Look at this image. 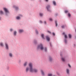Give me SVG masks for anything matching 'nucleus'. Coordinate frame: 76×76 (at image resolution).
<instances>
[{
    "label": "nucleus",
    "mask_w": 76,
    "mask_h": 76,
    "mask_svg": "<svg viewBox=\"0 0 76 76\" xmlns=\"http://www.w3.org/2000/svg\"><path fill=\"white\" fill-rule=\"evenodd\" d=\"M61 60L63 61H65V58H61Z\"/></svg>",
    "instance_id": "17"
},
{
    "label": "nucleus",
    "mask_w": 76,
    "mask_h": 76,
    "mask_svg": "<svg viewBox=\"0 0 76 76\" xmlns=\"http://www.w3.org/2000/svg\"><path fill=\"white\" fill-rule=\"evenodd\" d=\"M10 68V67H9V66H8L7 69V70H9V69Z\"/></svg>",
    "instance_id": "31"
},
{
    "label": "nucleus",
    "mask_w": 76,
    "mask_h": 76,
    "mask_svg": "<svg viewBox=\"0 0 76 76\" xmlns=\"http://www.w3.org/2000/svg\"><path fill=\"white\" fill-rule=\"evenodd\" d=\"M64 37L65 38H67V35L65 34Z\"/></svg>",
    "instance_id": "26"
},
{
    "label": "nucleus",
    "mask_w": 76,
    "mask_h": 76,
    "mask_svg": "<svg viewBox=\"0 0 76 76\" xmlns=\"http://www.w3.org/2000/svg\"><path fill=\"white\" fill-rule=\"evenodd\" d=\"M43 15V14L42 13H39V16H42Z\"/></svg>",
    "instance_id": "23"
},
{
    "label": "nucleus",
    "mask_w": 76,
    "mask_h": 76,
    "mask_svg": "<svg viewBox=\"0 0 76 76\" xmlns=\"http://www.w3.org/2000/svg\"><path fill=\"white\" fill-rule=\"evenodd\" d=\"M34 43H35H35H36V42H37V41H34Z\"/></svg>",
    "instance_id": "38"
},
{
    "label": "nucleus",
    "mask_w": 76,
    "mask_h": 76,
    "mask_svg": "<svg viewBox=\"0 0 76 76\" xmlns=\"http://www.w3.org/2000/svg\"><path fill=\"white\" fill-rule=\"evenodd\" d=\"M20 16H22L21 15H20Z\"/></svg>",
    "instance_id": "44"
},
{
    "label": "nucleus",
    "mask_w": 76,
    "mask_h": 76,
    "mask_svg": "<svg viewBox=\"0 0 76 76\" xmlns=\"http://www.w3.org/2000/svg\"><path fill=\"white\" fill-rule=\"evenodd\" d=\"M49 61H52V60H53V59H52V58H51V57H49Z\"/></svg>",
    "instance_id": "14"
},
{
    "label": "nucleus",
    "mask_w": 76,
    "mask_h": 76,
    "mask_svg": "<svg viewBox=\"0 0 76 76\" xmlns=\"http://www.w3.org/2000/svg\"><path fill=\"white\" fill-rule=\"evenodd\" d=\"M29 70L30 71V67H27L26 69V72H28V71Z\"/></svg>",
    "instance_id": "4"
},
{
    "label": "nucleus",
    "mask_w": 76,
    "mask_h": 76,
    "mask_svg": "<svg viewBox=\"0 0 76 76\" xmlns=\"http://www.w3.org/2000/svg\"><path fill=\"white\" fill-rule=\"evenodd\" d=\"M65 44H66V43H67V40L66 39L65 40Z\"/></svg>",
    "instance_id": "32"
},
{
    "label": "nucleus",
    "mask_w": 76,
    "mask_h": 76,
    "mask_svg": "<svg viewBox=\"0 0 76 76\" xmlns=\"http://www.w3.org/2000/svg\"><path fill=\"white\" fill-rule=\"evenodd\" d=\"M53 3L55 6H56V2L55 1H53Z\"/></svg>",
    "instance_id": "18"
},
{
    "label": "nucleus",
    "mask_w": 76,
    "mask_h": 76,
    "mask_svg": "<svg viewBox=\"0 0 76 76\" xmlns=\"http://www.w3.org/2000/svg\"><path fill=\"white\" fill-rule=\"evenodd\" d=\"M9 56L10 57H12L13 56V55L12 54V53H10L9 54Z\"/></svg>",
    "instance_id": "12"
},
{
    "label": "nucleus",
    "mask_w": 76,
    "mask_h": 76,
    "mask_svg": "<svg viewBox=\"0 0 76 76\" xmlns=\"http://www.w3.org/2000/svg\"><path fill=\"white\" fill-rule=\"evenodd\" d=\"M19 33H22V32H23V30L20 29L19 30Z\"/></svg>",
    "instance_id": "11"
},
{
    "label": "nucleus",
    "mask_w": 76,
    "mask_h": 76,
    "mask_svg": "<svg viewBox=\"0 0 76 76\" xmlns=\"http://www.w3.org/2000/svg\"><path fill=\"white\" fill-rule=\"evenodd\" d=\"M1 19V17H0V20Z\"/></svg>",
    "instance_id": "43"
},
{
    "label": "nucleus",
    "mask_w": 76,
    "mask_h": 76,
    "mask_svg": "<svg viewBox=\"0 0 76 76\" xmlns=\"http://www.w3.org/2000/svg\"><path fill=\"white\" fill-rule=\"evenodd\" d=\"M47 2H48V0H45Z\"/></svg>",
    "instance_id": "39"
},
{
    "label": "nucleus",
    "mask_w": 76,
    "mask_h": 76,
    "mask_svg": "<svg viewBox=\"0 0 76 76\" xmlns=\"http://www.w3.org/2000/svg\"><path fill=\"white\" fill-rule=\"evenodd\" d=\"M41 72L42 76H44L45 75V74L43 70H41Z\"/></svg>",
    "instance_id": "8"
},
{
    "label": "nucleus",
    "mask_w": 76,
    "mask_h": 76,
    "mask_svg": "<svg viewBox=\"0 0 76 76\" xmlns=\"http://www.w3.org/2000/svg\"><path fill=\"white\" fill-rule=\"evenodd\" d=\"M69 12V11L68 10H66L65 11V12L66 13H68Z\"/></svg>",
    "instance_id": "28"
},
{
    "label": "nucleus",
    "mask_w": 76,
    "mask_h": 76,
    "mask_svg": "<svg viewBox=\"0 0 76 76\" xmlns=\"http://www.w3.org/2000/svg\"><path fill=\"white\" fill-rule=\"evenodd\" d=\"M5 46L6 49H7V50H9V45H8V44H7V43H5Z\"/></svg>",
    "instance_id": "5"
},
{
    "label": "nucleus",
    "mask_w": 76,
    "mask_h": 76,
    "mask_svg": "<svg viewBox=\"0 0 76 76\" xmlns=\"http://www.w3.org/2000/svg\"><path fill=\"white\" fill-rule=\"evenodd\" d=\"M44 23H45V24L46 23V21H44Z\"/></svg>",
    "instance_id": "41"
},
{
    "label": "nucleus",
    "mask_w": 76,
    "mask_h": 76,
    "mask_svg": "<svg viewBox=\"0 0 76 76\" xmlns=\"http://www.w3.org/2000/svg\"><path fill=\"white\" fill-rule=\"evenodd\" d=\"M41 37L42 38V39H45L44 38V34H41Z\"/></svg>",
    "instance_id": "15"
},
{
    "label": "nucleus",
    "mask_w": 76,
    "mask_h": 76,
    "mask_svg": "<svg viewBox=\"0 0 76 76\" xmlns=\"http://www.w3.org/2000/svg\"><path fill=\"white\" fill-rule=\"evenodd\" d=\"M55 23H56V26H57L58 24H57V21H55Z\"/></svg>",
    "instance_id": "24"
},
{
    "label": "nucleus",
    "mask_w": 76,
    "mask_h": 76,
    "mask_svg": "<svg viewBox=\"0 0 76 76\" xmlns=\"http://www.w3.org/2000/svg\"><path fill=\"white\" fill-rule=\"evenodd\" d=\"M52 34L54 36H55V33H53Z\"/></svg>",
    "instance_id": "34"
},
{
    "label": "nucleus",
    "mask_w": 76,
    "mask_h": 76,
    "mask_svg": "<svg viewBox=\"0 0 76 76\" xmlns=\"http://www.w3.org/2000/svg\"><path fill=\"white\" fill-rule=\"evenodd\" d=\"M48 33H49V34H51V32L50 31H48Z\"/></svg>",
    "instance_id": "33"
},
{
    "label": "nucleus",
    "mask_w": 76,
    "mask_h": 76,
    "mask_svg": "<svg viewBox=\"0 0 76 76\" xmlns=\"http://www.w3.org/2000/svg\"><path fill=\"white\" fill-rule=\"evenodd\" d=\"M0 14L2 15V14H3V12L2 11H0Z\"/></svg>",
    "instance_id": "22"
},
{
    "label": "nucleus",
    "mask_w": 76,
    "mask_h": 76,
    "mask_svg": "<svg viewBox=\"0 0 76 76\" xmlns=\"http://www.w3.org/2000/svg\"><path fill=\"white\" fill-rule=\"evenodd\" d=\"M28 66L30 67V72H31V73H33V72H34L35 73H37L38 72V69H33L32 68V64L31 63H30L28 64Z\"/></svg>",
    "instance_id": "1"
},
{
    "label": "nucleus",
    "mask_w": 76,
    "mask_h": 76,
    "mask_svg": "<svg viewBox=\"0 0 76 76\" xmlns=\"http://www.w3.org/2000/svg\"><path fill=\"white\" fill-rule=\"evenodd\" d=\"M12 31V29H10V31Z\"/></svg>",
    "instance_id": "42"
},
{
    "label": "nucleus",
    "mask_w": 76,
    "mask_h": 76,
    "mask_svg": "<svg viewBox=\"0 0 76 76\" xmlns=\"http://www.w3.org/2000/svg\"><path fill=\"white\" fill-rule=\"evenodd\" d=\"M68 36L69 38H72V35H71V34H68Z\"/></svg>",
    "instance_id": "20"
},
{
    "label": "nucleus",
    "mask_w": 76,
    "mask_h": 76,
    "mask_svg": "<svg viewBox=\"0 0 76 76\" xmlns=\"http://www.w3.org/2000/svg\"><path fill=\"white\" fill-rule=\"evenodd\" d=\"M36 32L37 34H38V31H37V30H36Z\"/></svg>",
    "instance_id": "36"
},
{
    "label": "nucleus",
    "mask_w": 76,
    "mask_h": 76,
    "mask_svg": "<svg viewBox=\"0 0 76 76\" xmlns=\"http://www.w3.org/2000/svg\"><path fill=\"white\" fill-rule=\"evenodd\" d=\"M16 34H17V32L16 31H14V36H16Z\"/></svg>",
    "instance_id": "13"
},
{
    "label": "nucleus",
    "mask_w": 76,
    "mask_h": 76,
    "mask_svg": "<svg viewBox=\"0 0 76 76\" xmlns=\"http://www.w3.org/2000/svg\"><path fill=\"white\" fill-rule=\"evenodd\" d=\"M27 64H28V62H26L24 64V66L25 67L27 66Z\"/></svg>",
    "instance_id": "10"
},
{
    "label": "nucleus",
    "mask_w": 76,
    "mask_h": 76,
    "mask_svg": "<svg viewBox=\"0 0 76 76\" xmlns=\"http://www.w3.org/2000/svg\"><path fill=\"white\" fill-rule=\"evenodd\" d=\"M48 76H52V74H48Z\"/></svg>",
    "instance_id": "27"
},
{
    "label": "nucleus",
    "mask_w": 76,
    "mask_h": 76,
    "mask_svg": "<svg viewBox=\"0 0 76 76\" xmlns=\"http://www.w3.org/2000/svg\"><path fill=\"white\" fill-rule=\"evenodd\" d=\"M61 27L62 28H65V26H61Z\"/></svg>",
    "instance_id": "29"
},
{
    "label": "nucleus",
    "mask_w": 76,
    "mask_h": 76,
    "mask_svg": "<svg viewBox=\"0 0 76 76\" xmlns=\"http://www.w3.org/2000/svg\"><path fill=\"white\" fill-rule=\"evenodd\" d=\"M37 50L40 49L41 50H44L45 51V52H46L47 51V49L46 48H44L43 45H42V44H40L37 46Z\"/></svg>",
    "instance_id": "2"
},
{
    "label": "nucleus",
    "mask_w": 76,
    "mask_h": 76,
    "mask_svg": "<svg viewBox=\"0 0 76 76\" xmlns=\"http://www.w3.org/2000/svg\"><path fill=\"white\" fill-rule=\"evenodd\" d=\"M14 7L15 8L16 10H18V7H16L15 6H14Z\"/></svg>",
    "instance_id": "19"
},
{
    "label": "nucleus",
    "mask_w": 76,
    "mask_h": 76,
    "mask_svg": "<svg viewBox=\"0 0 76 76\" xmlns=\"http://www.w3.org/2000/svg\"><path fill=\"white\" fill-rule=\"evenodd\" d=\"M63 35H65V33H63Z\"/></svg>",
    "instance_id": "40"
},
{
    "label": "nucleus",
    "mask_w": 76,
    "mask_h": 76,
    "mask_svg": "<svg viewBox=\"0 0 76 76\" xmlns=\"http://www.w3.org/2000/svg\"><path fill=\"white\" fill-rule=\"evenodd\" d=\"M17 19H18V20H19L20 19V18L19 16H18L16 17Z\"/></svg>",
    "instance_id": "21"
},
{
    "label": "nucleus",
    "mask_w": 76,
    "mask_h": 76,
    "mask_svg": "<svg viewBox=\"0 0 76 76\" xmlns=\"http://www.w3.org/2000/svg\"><path fill=\"white\" fill-rule=\"evenodd\" d=\"M40 23H42V22L41 21H40Z\"/></svg>",
    "instance_id": "37"
},
{
    "label": "nucleus",
    "mask_w": 76,
    "mask_h": 76,
    "mask_svg": "<svg viewBox=\"0 0 76 76\" xmlns=\"http://www.w3.org/2000/svg\"><path fill=\"white\" fill-rule=\"evenodd\" d=\"M4 11L6 13H9V10L6 8H4Z\"/></svg>",
    "instance_id": "3"
},
{
    "label": "nucleus",
    "mask_w": 76,
    "mask_h": 76,
    "mask_svg": "<svg viewBox=\"0 0 76 76\" xmlns=\"http://www.w3.org/2000/svg\"><path fill=\"white\" fill-rule=\"evenodd\" d=\"M46 8H47V10H48V11H49V12L50 11V9H49L50 8V5H48L46 7Z\"/></svg>",
    "instance_id": "6"
},
{
    "label": "nucleus",
    "mask_w": 76,
    "mask_h": 76,
    "mask_svg": "<svg viewBox=\"0 0 76 76\" xmlns=\"http://www.w3.org/2000/svg\"><path fill=\"white\" fill-rule=\"evenodd\" d=\"M0 45L1 47H3V43L2 42L0 43Z\"/></svg>",
    "instance_id": "16"
},
{
    "label": "nucleus",
    "mask_w": 76,
    "mask_h": 76,
    "mask_svg": "<svg viewBox=\"0 0 76 76\" xmlns=\"http://www.w3.org/2000/svg\"><path fill=\"white\" fill-rule=\"evenodd\" d=\"M46 38L47 40V41H50V38L48 36H46Z\"/></svg>",
    "instance_id": "7"
},
{
    "label": "nucleus",
    "mask_w": 76,
    "mask_h": 76,
    "mask_svg": "<svg viewBox=\"0 0 76 76\" xmlns=\"http://www.w3.org/2000/svg\"><path fill=\"white\" fill-rule=\"evenodd\" d=\"M68 66L69 67H71V66L69 65V64H68Z\"/></svg>",
    "instance_id": "35"
},
{
    "label": "nucleus",
    "mask_w": 76,
    "mask_h": 76,
    "mask_svg": "<svg viewBox=\"0 0 76 76\" xmlns=\"http://www.w3.org/2000/svg\"><path fill=\"white\" fill-rule=\"evenodd\" d=\"M68 16L69 17H70V16H71V14H70V13H69L68 14Z\"/></svg>",
    "instance_id": "25"
},
{
    "label": "nucleus",
    "mask_w": 76,
    "mask_h": 76,
    "mask_svg": "<svg viewBox=\"0 0 76 76\" xmlns=\"http://www.w3.org/2000/svg\"><path fill=\"white\" fill-rule=\"evenodd\" d=\"M49 20H50V21H53V19H52V18H50L49 19Z\"/></svg>",
    "instance_id": "30"
},
{
    "label": "nucleus",
    "mask_w": 76,
    "mask_h": 76,
    "mask_svg": "<svg viewBox=\"0 0 76 76\" xmlns=\"http://www.w3.org/2000/svg\"><path fill=\"white\" fill-rule=\"evenodd\" d=\"M66 72L67 73V74H69V72H70V71L68 69H66Z\"/></svg>",
    "instance_id": "9"
}]
</instances>
